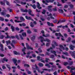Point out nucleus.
Segmentation results:
<instances>
[{
	"label": "nucleus",
	"mask_w": 75,
	"mask_h": 75,
	"mask_svg": "<svg viewBox=\"0 0 75 75\" xmlns=\"http://www.w3.org/2000/svg\"><path fill=\"white\" fill-rule=\"evenodd\" d=\"M25 49H26V48H25V47H24V49L23 48L22 49V52H23V54L25 55V54H26V53H25Z\"/></svg>",
	"instance_id": "obj_17"
},
{
	"label": "nucleus",
	"mask_w": 75,
	"mask_h": 75,
	"mask_svg": "<svg viewBox=\"0 0 75 75\" xmlns=\"http://www.w3.org/2000/svg\"><path fill=\"white\" fill-rule=\"evenodd\" d=\"M22 35L23 37H26V33L25 32H23L22 33Z\"/></svg>",
	"instance_id": "obj_29"
},
{
	"label": "nucleus",
	"mask_w": 75,
	"mask_h": 75,
	"mask_svg": "<svg viewBox=\"0 0 75 75\" xmlns=\"http://www.w3.org/2000/svg\"><path fill=\"white\" fill-rule=\"evenodd\" d=\"M45 66L46 67H48V68H51V66L50 65V64H45Z\"/></svg>",
	"instance_id": "obj_33"
},
{
	"label": "nucleus",
	"mask_w": 75,
	"mask_h": 75,
	"mask_svg": "<svg viewBox=\"0 0 75 75\" xmlns=\"http://www.w3.org/2000/svg\"><path fill=\"white\" fill-rule=\"evenodd\" d=\"M54 55L53 54L51 55L50 56V57L51 58H54Z\"/></svg>",
	"instance_id": "obj_42"
},
{
	"label": "nucleus",
	"mask_w": 75,
	"mask_h": 75,
	"mask_svg": "<svg viewBox=\"0 0 75 75\" xmlns=\"http://www.w3.org/2000/svg\"><path fill=\"white\" fill-rule=\"evenodd\" d=\"M5 61L6 62H7L8 61V59H6V57H4L3 58V60L2 61V62H3V63H4V61Z\"/></svg>",
	"instance_id": "obj_13"
},
{
	"label": "nucleus",
	"mask_w": 75,
	"mask_h": 75,
	"mask_svg": "<svg viewBox=\"0 0 75 75\" xmlns=\"http://www.w3.org/2000/svg\"><path fill=\"white\" fill-rule=\"evenodd\" d=\"M71 54V56L74 58H75V51H74L73 52H70Z\"/></svg>",
	"instance_id": "obj_11"
},
{
	"label": "nucleus",
	"mask_w": 75,
	"mask_h": 75,
	"mask_svg": "<svg viewBox=\"0 0 75 75\" xmlns=\"http://www.w3.org/2000/svg\"><path fill=\"white\" fill-rule=\"evenodd\" d=\"M12 68L13 69V72H15L16 71V67H12Z\"/></svg>",
	"instance_id": "obj_16"
},
{
	"label": "nucleus",
	"mask_w": 75,
	"mask_h": 75,
	"mask_svg": "<svg viewBox=\"0 0 75 75\" xmlns=\"http://www.w3.org/2000/svg\"><path fill=\"white\" fill-rule=\"evenodd\" d=\"M11 29L12 30V31H14V27L13 26H11Z\"/></svg>",
	"instance_id": "obj_30"
},
{
	"label": "nucleus",
	"mask_w": 75,
	"mask_h": 75,
	"mask_svg": "<svg viewBox=\"0 0 75 75\" xmlns=\"http://www.w3.org/2000/svg\"><path fill=\"white\" fill-rule=\"evenodd\" d=\"M71 40V38H68V40H66V41L67 42H69Z\"/></svg>",
	"instance_id": "obj_35"
},
{
	"label": "nucleus",
	"mask_w": 75,
	"mask_h": 75,
	"mask_svg": "<svg viewBox=\"0 0 75 75\" xmlns=\"http://www.w3.org/2000/svg\"><path fill=\"white\" fill-rule=\"evenodd\" d=\"M50 60V59L48 58H45V62H48V61Z\"/></svg>",
	"instance_id": "obj_36"
},
{
	"label": "nucleus",
	"mask_w": 75,
	"mask_h": 75,
	"mask_svg": "<svg viewBox=\"0 0 75 75\" xmlns=\"http://www.w3.org/2000/svg\"><path fill=\"white\" fill-rule=\"evenodd\" d=\"M38 55H40V56H42V57H44L45 56V55H44V54H38Z\"/></svg>",
	"instance_id": "obj_49"
},
{
	"label": "nucleus",
	"mask_w": 75,
	"mask_h": 75,
	"mask_svg": "<svg viewBox=\"0 0 75 75\" xmlns=\"http://www.w3.org/2000/svg\"><path fill=\"white\" fill-rule=\"evenodd\" d=\"M63 54H64L66 56H69L68 53L67 52H63Z\"/></svg>",
	"instance_id": "obj_40"
},
{
	"label": "nucleus",
	"mask_w": 75,
	"mask_h": 75,
	"mask_svg": "<svg viewBox=\"0 0 75 75\" xmlns=\"http://www.w3.org/2000/svg\"><path fill=\"white\" fill-rule=\"evenodd\" d=\"M32 7L34 8V9H35L36 8V6L35 4H34L32 6Z\"/></svg>",
	"instance_id": "obj_38"
},
{
	"label": "nucleus",
	"mask_w": 75,
	"mask_h": 75,
	"mask_svg": "<svg viewBox=\"0 0 75 75\" xmlns=\"http://www.w3.org/2000/svg\"><path fill=\"white\" fill-rule=\"evenodd\" d=\"M22 26H23V27H25V26H26V24L24 23H23L22 24Z\"/></svg>",
	"instance_id": "obj_56"
},
{
	"label": "nucleus",
	"mask_w": 75,
	"mask_h": 75,
	"mask_svg": "<svg viewBox=\"0 0 75 75\" xmlns=\"http://www.w3.org/2000/svg\"><path fill=\"white\" fill-rule=\"evenodd\" d=\"M27 32L28 34H31L32 33L31 31V30L30 29H28L27 30Z\"/></svg>",
	"instance_id": "obj_19"
},
{
	"label": "nucleus",
	"mask_w": 75,
	"mask_h": 75,
	"mask_svg": "<svg viewBox=\"0 0 75 75\" xmlns=\"http://www.w3.org/2000/svg\"><path fill=\"white\" fill-rule=\"evenodd\" d=\"M53 74L54 75H57V72L56 71H55L53 73Z\"/></svg>",
	"instance_id": "obj_54"
},
{
	"label": "nucleus",
	"mask_w": 75,
	"mask_h": 75,
	"mask_svg": "<svg viewBox=\"0 0 75 75\" xmlns=\"http://www.w3.org/2000/svg\"><path fill=\"white\" fill-rule=\"evenodd\" d=\"M59 37H63V36L61 34V33H58V35Z\"/></svg>",
	"instance_id": "obj_47"
},
{
	"label": "nucleus",
	"mask_w": 75,
	"mask_h": 75,
	"mask_svg": "<svg viewBox=\"0 0 75 75\" xmlns=\"http://www.w3.org/2000/svg\"><path fill=\"white\" fill-rule=\"evenodd\" d=\"M6 66L9 69V71H10V69H11V68L10 67V65L8 64H6Z\"/></svg>",
	"instance_id": "obj_23"
},
{
	"label": "nucleus",
	"mask_w": 75,
	"mask_h": 75,
	"mask_svg": "<svg viewBox=\"0 0 75 75\" xmlns=\"http://www.w3.org/2000/svg\"><path fill=\"white\" fill-rule=\"evenodd\" d=\"M35 68H36V70H37L38 72H41V71L40 70V69L39 68H38V67L37 66L36 64H35Z\"/></svg>",
	"instance_id": "obj_9"
},
{
	"label": "nucleus",
	"mask_w": 75,
	"mask_h": 75,
	"mask_svg": "<svg viewBox=\"0 0 75 75\" xmlns=\"http://www.w3.org/2000/svg\"><path fill=\"white\" fill-rule=\"evenodd\" d=\"M35 45H36L35 47L37 48H38V44L37 43H35Z\"/></svg>",
	"instance_id": "obj_64"
},
{
	"label": "nucleus",
	"mask_w": 75,
	"mask_h": 75,
	"mask_svg": "<svg viewBox=\"0 0 75 75\" xmlns=\"http://www.w3.org/2000/svg\"><path fill=\"white\" fill-rule=\"evenodd\" d=\"M42 70L43 71H48L49 72H51V69H42Z\"/></svg>",
	"instance_id": "obj_21"
},
{
	"label": "nucleus",
	"mask_w": 75,
	"mask_h": 75,
	"mask_svg": "<svg viewBox=\"0 0 75 75\" xmlns=\"http://www.w3.org/2000/svg\"><path fill=\"white\" fill-rule=\"evenodd\" d=\"M1 14L2 16H4V15H5V14H6V13L3 12H1Z\"/></svg>",
	"instance_id": "obj_46"
},
{
	"label": "nucleus",
	"mask_w": 75,
	"mask_h": 75,
	"mask_svg": "<svg viewBox=\"0 0 75 75\" xmlns=\"http://www.w3.org/2000/svg\"><path fill=\"white\" fill-rule=\"evenodd\" d=\"M69 48H70V49L71 50H74V48H75V46L74 45H70Z\"/></svg>",
	"instance_id": "obj_6"
},
{
	"label": "nucleus",
	"mask_w": 75,
	"mask_h": 75,
	"mask_svg": "<svg viewBox=\"0 0 75 75\" xmlns=\"http://www.w3.org/2000/svg\"><path fill=\"white\" fill-rule=\"evenodd\" d=\"M52 6L51 5H50L47 6V10L50 12H52Z\"/></svg>",
	"instance_id": "obj_3"
},
{
	"label": "nucleus",
	"mask_w": 75,
	"mask_h": 75,
	"mask_svg": "<svg viewBox=\"0 0 75 75\" xmlns=\"http://www.w3.org/2000/svg\"><path fill=\"white\" fill-rule=\"evenodd\" d=\"M17 40H24V38H17Z\"/></svg>",
	"instance_id": "obj_41"
},
{
	"label": "nucleus",
	"mask_w": 75,
	"mask_h": 75,
	"mask_svg": "<svg viewBox=\"0 0 75 75\" xmlns=\"http://www.w3.org/2000/svg\"><path fill=\"white\" fill-rule=\"evenodd\" d=\"M50 45V43H46V46L47 47H48Z\"/></svg>",
	"instance_id": "obj_63"
},
{
	"label": "nucleus",
	"mask_w": 75,
	"mask_h": 75,
	"mask_svg": "<svg viewBox=\"0 0 75 75\" xmlns=\"http://www.w3.org/2000/svg\"><path fill=\"white\" fill-rule=\"evenodd\" d=\"M6 3L7 5H8V6H9V5H10V3H9V2L8 1H6Z\"/></svg>",
	"instance_id": "obj_59"
},
{
	"label": "nucleus",
	"mask_w": 75,
	"mask_h": 75,
	"mask_svg": "<svg viewBox=\"0 0 75 75\" xmlns=\"http://www.w3.org/2000/svg\"><path fill=\"white\" fill-rule=\"evenodd\" d=\"M25 17L27 20H31V21H34V20L31 17H28L27 16H25Z\"/></svg>",
	"instance_id": "obj_7"
},
{
	"label": "nucleus",
	"mask_w": 75,
	"mask_h": 75,
	"mask_svg": "<svg viewBox=\"0 0 75 75\" xmlns=\"http://www.w3.org/2000/svg\"><path fill=\"white\" fill-rule=\"evenodd\" d=\"M0 20H1V21H4V18L0 17Z\"/></svg>",
	"instance_id": "obj_55"
},
{
	"label": "nucleus",
	"mask_w": 75,
	"mask_h": 75,
	"mask_svg": "<svg viewBox=\"0 0 75 75\" xmlns=\"http://www.w3.org/2000/svg\"><path fill=\"white\" fill-rule=\"evenodd\" d=\"M62 23V21H61V20H60L58 21L57 24H59V23Z\"/></svg>",
	"instance_id": "obj_60"
},
{
	"label": "nucleus",
	"mask_w": 75,
	"mask_h": 75,
	"mask_svg": "<svg viewBox=\"0 0 75 75\" xmlns=\"http://www.w3.org/2000/svg\"><path fill=\"white\" fill-rule=\"evenodd\" d=\"M59 46H60V48H62V49L63 50H65V48H64V46H62L61 45H60Z\"/></svg>",
	"instance_id": "obj_34"
},
{
	"label": "nucleus",
	"mask_w": 75,
	"mask_h": 75,
	"mask_svg": "<svg viewBox=\"0 0 75 75\" xmlns=\"http://www.w3.org/2000/svg\"><path fill=\"white\" fill-rule=\"evenodd\" d=\"M38 65L40 67H42L44 66V64H43L42 63H39L38 64Z\"/></svg>",
	"instance_id": "obj_18"
},
{
	"label": "nucleus",
	"mask_w": 75,
	"mask_h": 75,
	"mask_svg": "<svg viewBox=\"0 0 75 75\" xmlns=\"http://www.w3.org/2000/svg\"><path fill=\"white\" fill-rule=\"evenodd\" d=\"M52 10L53 11H57V7H55L54 8H53Z\"/></svg>",
	"instance_id": "obj_25"
},
{
	"label": "nucleus",
	"mask_w": 75,
	"mask_h": 75,
	"mask_svg": "<svg viewBox=\"0 0 75 75\" xmlns=\"http://www.w3.org/2000/svg\"><path fill=\"white\" fill-rule=\"evenodd\" d=\"M20 19L21 20H22V21H24V20H25L24 18L22 17H20Z\"/></svg>",
	"instance_id": "obj_44"
},
{
	"label": "nucleus",
	"mask_w": 75,
	"mask_h": 75,
	"mask_svg": "<svg viewBox=\"0 0 75 75\" xmlns=\"http://www.w3.org/2000/svg\"><path fill=\"white\" fill-rule=\"evenodd\" d=\"M47 23L49 26H51V27L54 26V25L52 24V23H50L48 22H47Z\"/></svg>",
	"instance_id": "obj_12"
},
{
	"label": "nucleus",
	"mask_w": 75,
	"mask_h": 75,
	"mask_svg": "<svg viewBox=\"0 0 75 75\" xmlns=\"http://www.w3.org/2000/svg\"><path fill=\"white\" fill-rule=\"evenodd\" d=\"M40 4H39V2H38L37 3V4L36 5V7L37 8H38V9H41L42 8V7H40Z\"/></svg>",
	"instance_id": "obj_10"
},
{
	"label": "nucleus",
	"mask_w": 75,
	"mask_h": 75,
	"mask_svg": "<svg viewBox=\"0 0 75 75\" xmlns=\"http://www.w3.org/2000/svg\"><path fill=\"white\" fill-rule=\"evenodd\" d=\"M38 40H40V41L41 42H43V41H47V42H50V40L48 39H46V40H45L43 38H38Z\"/></svg>",
	"instance_id": "obj_1"
},
{
	"label": "nucleus",
	"mask_w": 75,
	"mask_h": 75,
	"mask_svg": "<svg viewBox=\"0 0 75 75\" xmlns=\"http://www.w3.org/2000/svg\"><path fill=\"white\" fill-rule=\"evenodd\" d=\"M59 13H64V11L62 9H59Z\"/></svg>",
	"instance_id": "obj_26"
},
{
	"label": "nucleus",
	"mask_w": 75,
	"mask_h": 75,
	"mask_svg": "<svg viewBox=\"0 0 75 75\" xmlns=\"http://www.w3.org/2000/svg\"><path fill=\"white\" fill-rule=\"evenodd\" d=\"M53 50L52 47H50V48H49L48 49H47V51L49 52V51H50V50Z\"/></svg>",
	"instance_id": "obj_37"
},
{
	"label": "nucleus",
	"mask_w": 75,
	"mask_h": 75,
	"mask_svg": "<svg viewBox=\"0 0 75 75\" xmlns=\"http://www.w3.org/2000/svg\"><path fill=\"white\" fill-rule=\"evenodd\" d=\"M46 12V11L44 9H43V11L42 12V14H45Z\"/></svg>",
	"instance_id": "obj_31"
},
{
	"label": "nucleus",
	"mask_w": 75,
	"mask_h": 75,
	"mask_svg": "<svg viewBox=\"0 0 75 75\" xmlns=\"http://www.w3.org/2000/svg\"><path fill=\"white\" fill-rule=\"evenodd\" d=\"M26 45L27 47V49L28 50V49H30V50H33V47H30L29 46V45H28V43H26Z\"/></svg>",
	"instance_id": "obj_8"
},
{
	"label": "nucleus",
	"mask_w": 75,
	"mask_h": 75,
	"mask_svg": "<svg viewBox=\"0 0 75 75\" xmlns=\"http://www.w3.org/2000/svg\"><path fill=\"white\" fill-rule=\"evenodd\" d=\"M21 4H26V2L23 3V2H21Z\"/></svg>",
	"instance_id": "obj_58"
},
{
	"label": "nucleus",
	"mask_w": 75,
	"mask_h": 75,
	"mask_svg": "<svg viewBox=\"0 0 75 75\" xmlns=\"http://www.w3.org/2000/svg\"><path fill=\"white\" fill-rule=\"evenodd\" d=\"M41 58V57L40 56H38L37 57V59L39 61H41L42 60V58H41V59H40Z\"/></svg>",
	"instance_id": "obj_15"
},
{
	"label": "nucleus",
	"mask_w": 75,
	"mask_h": 75,
	"mask_svg": "<svg viewBox=\"0 0 75 75\" xmlns=\"http://www.w3.org/2000/svg\"><path fill=\"white\" fill-rule=\"evenodd\" d=\"M51 53H52L53 54H54L56 56V57H57V54H56V52L54 50H52L51 51Z\"/></svg>",
	"instance_id": "obj_14"
},
{
	"label": "nucleus",
	"mask_w": 75,
	"mask_h": 75,
	"mask_svg": "<svg viewBox=\"0 0 75 75\" xmlns=\"http://www.w3.org/2000/svg\"><path fill=\"white\" fill-rule=\"evenodd\" d=\"M48 16H50L51 18H52V19H54V18L52 17V14L50 13L49 15H48Z\"/></svg>",
	"instance_id": "obj_22"
},
{
	"label": "nucleus",
	"mask_w": 75,
	"mask_h": 75,
	"mask_svg": "<svg viewBox=\"0 0 75 75\" xmlns=\"http://www.w3.org/2000/svg\"><path fill=\"white\" fill-rule=\"evenodd\" d=\"M62 58L63 59H65V58H66L67 59H68V58H67V57H65V56H64V55H62Z\"/></svg>",
	"instance_id": "obj_39"
},
{
	"label": "nucleus",
	"mask_w": 75,
	"mask_h": 75,
	"mask_svg": "<svg viewBox=\"0 0 75 75\" xmlns=\"http://www.w3.org/2000/svg\"><path fill=\"white\" fill-rule=\"evenodd\" d=\"M16 43H17V42H16V41L15 40H13L12 41V42L11 43V44L12 47L13 48H15V47L14 46V45L13 44H16Z\"/></svg>",
	"instance_id": "obj_2"
},
{
	"label": "nucleus",
	"mask_w": 75,
	"mask_h": 75,
	"mask_svg": "<svg viewBox=\"0 0 75 75\" xmlns=\"http://www.w3.org/2000/svg\"><path fill=\"white\" fill-rule=\"evenodd\" d=\"M13 60L14 64H16V63L17 62V60L15 59H13Z\"/></svg>",
	"instance_id": "obj_24"
},
{
	"label": "nucleus",
	"mask_w": 75,
	"mask_h": 75,
	"mask_svg": "<svg viewBox=\"0 0 75 75\" xmlns=\"http://www.w3.org/2000/svg\"><path fill=\"white\" fill-rule=\"evenodd\" d=\"M30 27H34V24H33V22H31L30 23Z\"/></svg>",
	"instance_id": "obj_28"
},
{
	"label": "nucleus",
	"mask_w": 75,
	"mask_h": 75,
	"mask_svg": "<svg viewBox=\"0 0 75 75\" xmlns=\"http://www.w3.org/2000/svg\"><path fill=\"white\" fill-rule=\"evenodd\" d=\"M5 34L7 35L6 38H10V37L8 35V33H5Z\"/></svg>",
	"instance_id": "obj_52"
},
{
	"label": "nucleus",
	"mask_w": 75,
	"mask_h": 75,
	"mask_svg": "<svg viewBox=\"0 0 75 75\" xmlns=\"http://www.w3.org/2000/svg\"><path fill=\"white\" fill-rule=\"evenodd\" d=\"M6 42L7 45H8V44L10 43V40H8L6 41Z\"/></svg>",
	"instance_id": "obj_27"
},
{
	"label": "nucleus",
	"mask_w": 75,
	"mask_h": 75,
	"mask_svg": "<svg viewBox=\"0 0 75 75\" xmlns=\"http://www.w3.org/2000/svg\"><path fill=\"white\" fill-rule=\"evenodd\" d=\"M67 65H68V62H64V65H65V66H67Z\"/></svg>",
	"instance_id": "obj_45"
},
{
	"label": "nucleus",
	"mask_w": 75,
	"mask_h": 75,
	"mask_svg": "<svg viewBox=\"0 0 75 75\" xmlns=\"http://www.w3.org/2000/svg\"><path fill=\"white\" fill-rule=\"evenodd\" d=\"M0 47L1 48H3V45L2 44H1L0 45Z\"/></svg>",
	"instance_id": "obj_62"
},
{
	"label": "nucleus",
	"mask_w": 75,
	"mask_h": 75,
	"mask_svg": "<svg viewBox=\"0 0 75 75\" xmlns=\"http://www.w3.org/2000/svg\"><path fill=\"white\" fill-rule=\"evenodd\" d=\"M26 71L28 72V74H31V72L30 71H29L28 70H26Z\"/></svg>",
	"instance_id": "obj_43"
},
{
	"label": "nucleus",
	"mask_w": 75,
	"mask_h": 75,
	"mask_svg": "<svg viewBox=\"0 0 75 75\" xmlns=\"http://www.w3.org/2000/svg\"><path fill=\"white\" fill-rule=\"evenodd\" d=\"M69 6L71 7V8H73V7H74V5L71 4H70L69 5Z\"/></svg>",
	"instance_id": "obj_61"
},
{
	"label": "nucleus",
	"mask_w": 75,
	"mask_h": 75,
	"mask_svg": "<svg viewBox=\"0 0 75 75\" xmlns=\"http://www.w3.org/2000/svg\"><path fill=\"white\" fill-rule=\"evenodd\" d=\"M42 35L43 37H50V35L49 34H47L46 35L43 34Z\"/></svg>",
	"instance_id": "obj_20"
},
{
	"label": "nucleus",
	"mask_w": 75,
	"mask_h": 75,
	"mask_svg": "<svg viewBox=\"0 0 75 75\" xmlns=\"http://www.w3.org/2000/svg\"><path fill=\"white\" fill-rule=\"evenodd\" d=\"M68 7V5H66L64 6V8H67Z\"/></svg>",
	"instance_id": "obj_48"
},
{
	"label": "nucleus",
	"mask_w": 75,
	"mask_h": 75,
	"mask_svg": "<svg viewBox=\"0 0 75 75\" xmlns=\"http://www.w3.org/2000/svg\"><path fill=\"white\" fill-rule=\"evenodd\" d=\"M24 66L25 67H30V65L27 64H25Z\"/></svg>",
	"instance_id": "obj_50"
},
{
	"label": "nucleus",
	"mask_w": 75,
	"mask_h": 75,
	"mask_svg": "<svg viewBox=\"0 0 75 75\" xmlns=\"http://www.w3.org/2000/svg\"><path fill=\"white\" fill-rule=\"evenodd\" d=\"M49 2H50V1L49 0V1L48 0H45V1L44 0H42V2L43 3V4H45L46 5H48V4L47 3H48Z\"/></svg>",
	"instance_id": "obj_5"
},
{
	"label": "nucleus",
	"mask_w": 75,
	"mask_h": 75,
	"mask_svg": "<svg viewBox=\"0 0 75 75\" xmlns=\"http://www.w3.org/2000/svg\"><path fill=\"white\" fill-rule=\"evenodd\" d=\"M73 64V62L72 61H71V62H69V65H72Z\"/></svg>",
	"instance_id": "obj_32"
},
{
	"label": "nucleus",
	"mask_w": 75,
	"mask_h": 75,
	"mask_svg": "<svg viewBox=\"0 0 75 75\" xmlns=\"http://www.w3.org/2000/svg\"><path fill=\"white\" fill-rule=\"evenodd\" d=\"M57 6H62V4H59V2H57Z\"/></svg>",
	"instance_id": "obj_53"
},
{
	"label": "nucleus",
	"mask_w": 75,
	"mask_h": 75,
	"mask_svg": "<svg viewBox=\"0 0 75 75\" xmlns=\"http://www.w3.org/2000/svg\"><path fill=\"white\" fill-rule=\"evenodd\" d=\"M51 67L52 68H54L55 69H56V68H57V67H56V66H54V65H53Z\"/></svg>",
	"instance_id": "obj_57"
},
{
	"label": "nucleus",
	"mask_w": 75,
	"mask_h": 75,
	"mask_svg": "<svg viewBox=\"0 0 75 75\" xmlns=\"http://www.w3.org/2000/svg\"><path fill=\"white\" fill-rule=\"evenodd\" d=\"M29 14L30 16H31L32 17H34L35 15L33 14H31V12H32V11L30 9H29L28 11Z\"/></svg>",
	"instance_id": "obj_4"
},
{
	"label": "nucleus",
	"mask_w": 75,
	"mask_h": 75,
	"mask_svg": "<svg viewBox=\"0 0 75 75\" xmlns=\"http://www.w3.org/2000/svg\"><path fill=\"white\" fill-rule=\"evenodd\" d=\"M38 50L39 51V52L40 53L42 52V50H41V49L40 48H39L38 49Z\"/></svg>",
	"instance_id": "obj_51"
}]
</instances>
